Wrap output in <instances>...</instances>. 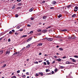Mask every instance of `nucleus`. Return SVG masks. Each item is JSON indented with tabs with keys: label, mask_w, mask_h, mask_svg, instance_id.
<instances>
[{
	"label": "nucleus",
	"mask_w": 78,
	"mask_h": 78,
	"mask_svg": "<svg viewBox=\"0 0 78 78\" xmlns=\"http://www.w3.org/2000/svg\"><path fill=\"white\" fill-rule=\"evenodd\" d=\"M42 32H43V33H47V30L45 29L44 30H43L42 31Z\"/></svg>",
	"instance_id": "1"
},
{
	"label": "nucleus",
	"mask_w": 78,
	"mask_h": 78,
	"mask_svg": "<svg viewBox=\"0 0 78 78\" xmlns=\"http://www.w3.org/2000/svg\"><path fill=\"white\" fill-rule=\"evenodd\" d=\"M33 9H34V8L32 7L29 10V11H30V12H31V11L33 10Z\"/></svg>",
	"instance_id": "2"
},
{
	"label": "nucleus",
	"mask_w": 78,
	"mask_h": 78,
	"mask_svg": "<svg viewBox=\"0 0 78 78\" xmlns=\"http://www.w3.org/2000/svg\"><path fill=\"white\" fill-rule=\"evenodd\" d=\"M22 4H23L22 2H21L20 3H19L18 4H17V5L18 6H22Z\"/></svg>",
	"instance_id": "3"
},
{
	"label": "nucleus",
	"mask_w": 78,
	"mask_h": 78,
	"mask_svg": "<svg viewBox=\"0 0 78 78\" xmlns=\"http://www.w3.org/2000/svg\"><path fill=\"white\" fill-rule=\"evenodd\" d=\"M48 40L49 41H53V39L51 38H48Z\"/></svg>",
	"instance_id": "4"
},
{
	"label": "nucleus",
	"mask_w": 78,
	"mask_h": 78,
	"mask_svg": "<svg viewBox=\"0 0 78 78\" xmlns=\"http://www.w3.org/2000/svg\"><path fill=\"white\" fill-rule=\"evenodd\" d=\"M61 60H62V59L60 58H59L58 59L56 60V61H58L59 62H60V61H61Z\"/></svg>",
	"instance_id": "5"
},
{
	"label": "nucleus",
	"mask_w": 78,
	"mask_h": 78,
	"mask_svg": "<svg viewBox=\"0 0 78 78\" xmlns=\"http://www.w3.org/2000/svg\"><path fill=\"white\" fill-rule=\"evenodd\" d=\"M66 64H71V62H70L67 61L66 62Z\"/></svg>",
	"instance_id": "6"
},
{
	"label": "nucleus",
	"mask_w": 78,
	"mask_h": 78,
	"mask_svg": "<svg viewBox=\"0 0 78 78\" xmlns=\"http://www.w3.org/2000/svg\"><path fill=\"white\" fill-rule=\"evenodd\" d=\"M52 4H53V5H56V2L55 1H53L52 2Z\"/></svg>",
	"instance_id": "7"
},
{
	"label": "nucleus",
	"mask_w": 78,
	"mask_h": 78,
	"mask_svg": "<svg viewBox=\"0 0 78 78\" xmlns=\"http://www.w3.org/2000/svg\"><path fill=\"white\" fill-rule=\"evenodd\" d=\"M72 38L73 39H76V36H72Z\"/></svg>",
	"instance_id": "8"
},
{
	"label": "nucleus",
	"mask_w": 78,
	"mask_h": 78,
	"mask_svg": "<svg viewBox=\"0 0 78 78\" xmlns=\"http://www.w3.org/2000/svg\"><path fill=\"white\" fill-rule=\"evenodd\" d=\"M46 62H47V64L48 65H49V64H50V62H49V61L47 60L46 61Z\"/></svg>",
	"instance_id": "9"
},
{
	"label": "nucleus",
	"mask_w": 78,
	"mask_h": 78,
	"mask_svg": "<svg viewBox=\"0 0 78 78\" xmlns=\"http://www.w3.org/2000/svg\"><path fill=\"white\" fill-rule=\"evenodd\" d=\"M21 9V7H18L17 8H16V9L17 10H19V9Z\"/></svg>",
	"instance_id": "10"
},
{
	"label": "nucleus",
	"mask_w": 78,
	"mask_h": 78,
	"mask_svg": "<svg viewBox=\"0 0 78 78\" xmlns=\"http://www.w3.org/2000/svg\"><path fill=\"white\" fill-rule=\"evenodd\" d=\"M72 62H76V60H75L74 59H73L72 60Z\"/></svg>",
	"instance_id": "11"
},
{
	"label": "nucleus",
	"mask_w": 78,
	"mask_h": 78,
	"mask_svg": "<svg viewBox=\"0 0 78 78\" xmlns=\"http://www.w3.org/2000/svg\"><path fill=\"white\" fill-rule=\"evenodd\" d=\"M9 53H10V51H7L6 52V54H8V55H9Z\"/></svg>",
	"instance_id": "12"
},
{
	"label": "nucleus",
	"mask_w": 78,
	"mask_h": 78,
	"mask_svg": "<svg viewBox=\"0 0 78 78\" xmlns=\"http://www.w3.org/2000/svg\"><path fill=\"white\" fill-rule=\"evenodd\" d=\"M32 39V38H30L28 40H27V41L29 42L30 41H31V39Z\"/></svg>",
	"instance_id": "13"
},
{
	"label": "nucleus",
	"mask_w": 78,
	"mask_h": 78,
	"mask_svg": "<svg viewBox=\"0 0 78 78\" xmlns=\"http://www.w3.org/2000/svg\"><path fill=\"white\" fill-rule=\"evenodd\" d=\"M3 51V50H1L0 51V54H2Z\"/></svg>",
	"instance_id": "14"
},
{
	"label": "nucleus",
	"mask_w": 78,
	"mask_h": 78,
	"mask_svg": "<svg viewBox=\"0 0 78 78\" xmlns=\"http://www.w3.org/2000/svg\"><path fill=\"white\" fill-rule=\"evenodd\" d=\"M62 17V15L61 14H60L58 16V18H60V17Z\"/></svg>",
	"instance_id": "15"
},
{
	"label": "nucleus",
	"mask_w": 78,
	"mask_h": 78,
	"mask_svg": "<svg viewBox=\"0 0 78 78\" xmlns=\"http://www.w3.org/2000/svg\"><path fill=\"white\" fill-rule=\"evenodd\" d=\"M50 70L49 69H46V72H50Z\"/></svg>",
	"instance_id": "16"
},
{
	"label": "nucleus",
	"mask_w": 78,
	"mask_h": 78,
	"mask_svg": "<svg viewBox=\"0 0 78 78\" xmlns=\"http://www.w3.org/2000/svg\"><path fill=\"white\" fill-rule=\"evenodd\" d=\"M41 31L42 30L41 29H39L37 30V31L38 32H41Z\"/></svg>",
	"instance_id": "17"
},
{
	"label": "nucleus",
	"mask_w": 78,
	"mask_h": 78,
	"mask_svg": "<svg viewBox=\"0 0 78 78\" xmlns=\"http://www.w3.org/2000/svg\"><path fill=\"white\" fill-rule=\"evenodd\" d=\"M40 75H41V76H42L44 75H43V73H39Z\"/></svg>",
	"instance_id": "18"
},
{
	"label": "nucleus",
	"mask_w": 78,
	"mask_h": 78,
	"mask_svg": "<svg viewBox=\"0 0 78 78\" xmlns=\"http://www.w3.org/2000/svg\"><path fill=\"white\" fill-rule=\"evenodd\" d=\"M27 37V35H24L22 36V37Z\"/></svg>",
	"instance_id": "19"
},
{
	"label": "nucleus",
	"mask_w": 78,
	"mask_h": 78,
	"mask_svg": "<svg viewBox=\"0 0 78 78\" xmlns=\"http://www.w3.org/2000/svg\"><path fill=\"white\" fill-rule=\"evenodd\" d=\"M76 16V14H74L72 16V17H74Z\"/></svg>",
	"instance_id": "20"
},
{
	"label": "nucleus",
	"mask_w": 78,
	"mask_h": 78,
	"mask_svg": "<svg viewBox=\"0 0 78 78\" xmlns=\"http://www.w3.org/2000/svg\"><path fill=\"white\" fill-rule=\"evenodd\" d=\"M67 31V29H64L62 30V31Z\"/></svg>",
	"instance_id": "21"
},
{
	"label": "nucleus",
	"mask_w": 78,
	"mask_h": 78,
	"mask_svg": "<svg viewBox=\"0 0 78 78\" xmlns=\"http://www.w3.org/2000/svg\"><path fill=\"white\" fill-rule=\"evenodd\" d=\"M30 47V44H28L27 46V48H29Z\"/></svg>",
	"instance_id": "22"
},
{
	"label": "nucleus",
	"mask_w": 78,
	"mask_h": 78,
	"mask_svg": "<svg viewBox=\"0 0 78 78\" xmlns=\"http://www.w3.org/2000/svg\"><path fill=\"white\" fill-rule=\"evenodd\" d=\"M59 50H62H62H63V49H62V48H59Z\"/></svg>",
	"instance_id": "23"
},
{
	"label": "nucleus",
	"mask_w": 78,
	"mask_h": 78,
	"mask_svg": "<svg viewBox=\"0 0 78 78\" xmlns=\"http://www.w3.org/2000/svg\"><path fill=\"white\" fill-rule=\"evenodd\" d=\"M19 52H16L15 53H14L13 55H16V54H19Z\"/></svg>",
	"instance_id": "24"
},
{
	"label": "nucleus",
	"mask_w": 78,
	"mask_h": 78,
	"mask_svg": "<svg viewBox=\"0 0 78 78\" xmlns=\"http://www.w3.org/2000/svg\"><path fill=\"white\" fill-rule=\"evenodd\" d=\"M43 19H47V16H43Z\"/></svg>",
	"instance_id": "25"
},
{
	"label": "nucleus",
	"mask_w": 78,
	"mask_h": 78,
	"mask_svg": "<svg viewBox=\"0 0 78 78\" xmlns=\"http://www.w3.org/2000/svg\"><path fill=\"white\" fill-rule=\"evenodd\" d=\"M74 58H78V56L77 55H75L74 56Z\"/></svg>",
	"instance_id": "26"
},
{
	"label": "nucleus",
	"mask_w": 78,
	"mask_h": 78,
	"mask_svg": "<svg viewBox=\"0 0 78 78\" xmlns=\"http://www.w3.org/2000/svg\"><path fill=\"white\" fill-rule=\"evenodd\" d=\"M6 66V65L5 64L3 66H2V68H3V67H5Z\"/></svg>",
	"instance_id": "27"
},
{
	"label": "nucleus",
	"mask_w": 78,
	"mask_h": 78,
	"mask_svg": "<svg viewBox=\"0 0 78 78\" xmlns=\"http://www.w3.org/2000/svg\"><path fill=\"white\" fill-rule=\"evenodd\" d=\"M30 19L31 20H34V17H31L30 18Z\"/></svg>",
	"instance_id": "28"
},
{
	"label": "nucleus",
	"mask_w": 78,
	"mask_h": 78,
	"mask_svg": "<svg viewBox=\"0 0 78 78\" xmlns=\"http://www.w3.org/2000/svg\"><path fill=\"white\" fill-rule=\"evenodd\" d=\"M75 9H77V10L78 9V7L76 6L75 7Z\"/></svg>",
	"instance_id": "29"
},
{
	"label": "nucleus",
	"mask_w": 78,
	"mask_h": 78,
	"mask_svg": "<svg viewBox=\"0 0 78 78\" xmlns=\"http://www.w3.org/2000/svg\"><path fill=\"white\" fill-rule=\"evenodd\" d=\"M15 35H16V36H17V35H18V33H17V32H16L15 33Z\"/></svg>",
	"instance_id": "30"
},
{
	"label": "nucleus",
	"mask_w": 78,
	"mask_h": 78,
	"mask_svg": "<svg viewBox=\"0 0 78 78\" xmlns=\"http://www.w3.org/2000/svg\"><path fill=\"white\" fill-rule=\"evenodd\" d=\"M23 30V29H20L19 30V31H22Z\"/></svg>",
	"instance_id": "31"
},
{
	"label": "nucleus",
	"mask_w": 78,
	"mask_h": 78,
	"mask_svg": "<svg viewBox=\"0 0 78 78\" xmlns=\"http://www.w3.org/2000/svg\"><path fill=\"white\" fill-rule=\"evenodd\" d=\"M66 56H64L62 57L63 59H65V58H66Z\"/></svg>",
	"instance_id": "32"
},
{
	"label": "nucleus",
	"mask_w": 78,
	"mask_h": 78,
	"mask_svg": "<svg viewBox=\"0 0 78 78\" xmlns=\"http://www.w3.org/2000/svg\"><path fill=\"white\" fill-rule=\"evenodd\" d=\"M18 14H16V15H15V17H18Z\"/></svg>",
	"instance_id": "33"
},
{
	"label": "nucleus",
	"mask_w": 78,
	"mask_h": 78,
	"mask_svg": "<svg viewBox=\"0 0 78 78\" xmlns=\"http://www.w3.org/2000/svg\"><path fill=\"white\" fill-rule=\"evenodd\" d=\"M16 28L17 29H19V28H20V26H17Z\"/></svg>",
	"instance_id": "34"
},
{
	"label": "nucleus",
	"mask_w": 78,
	"mask_h": 78,
	"mask_svg": "<svg viewBox=\"0 0 78 78\" xmlns=\"http://www.w3.org/2000/svg\"><path fill=\"white\" fill-rule=\"evenodd\" d=\"M39 76V74H38L37 73H36V75H35V76Z\"/></svg>",
	"instance_id": "35"
},
{
	"label": "nucleus",
	"mask_w": 78,
	"mask_h": 78,
	"mask_svg": "<svg viewBox=\"0 0 78 78\" xmlns=\"http://www.w3.org/2000/svg\"><path fill=\"white\" fill-rule=\"evenodd\" d=\"M55 61H54L52 63V64H55Z\"/></svg>",
	"instance_id": "36"
},
{
	"label": "nucleus",
	"mask_w": 78,
	"mask_h": 78,
	"mask_svg": "<svg viewBox=\"0 0 78 78\" xmlns=\"http://www.w3.org/2000/svg\"><path fill=\"white\" fill-rule=\"evenodd\" d=\"M57 70H58V69H55V72H57Z\"/></svg>",
	"instance_id": "37"
},
{
	"label": "nucleus",
	"mask_w": 78,
	"mask_h": 78,
	"mask_svg": "<svg viewBox=\"0 0 78 78\" xmlns=\"http://www.w3.org/2000/svg\"><path fill=\"white\" fill-rule=\"evenodd\" d=\"M44 65H47V63H46V62H44Z\"/></svg>",
	"instance_id": "38"
},
{
	"label": "nucleus",
	"mask_w": 78,
	"mask_h": 78,
	"mask_svg": "<svg viewBox=\"0 0 78 78\" xmlns=\"http://www.w3.org/2000/svg\"><path fill=\"white\" fill-rule=\"evenodd\" d=\"M33 33V31H31L30 32V34H32Z\"/></svg>",
	"instance_id": "39"
},
{
	"label": "nucleus",
	"mask_w": 78,
	"mask_h": 78,
	"mask_svg": "<svg viewBox=\"0 0 78 78\" xmlns=\"http://www.w3.org/2000/svg\"><path fill=\"white\" fill-rule=\"evenodd\" d=\"M10 41H11V39H10V38H9L8 40V42H10Z\"/></svg>",
	"instance_id": "40"
},
{
	"label": "nucleus",
	"mask_w": 78,
	"mask_h": 78,
	"mask_svg": "<svg viewBox=\"0 0 78 78\" xmlns=\"http://www.w3.org/2000/svg\"><path fill=\"white\" fill-rule=\"evenodd\" d=\"M2 39H3V37H2L0 38V41H2Z\"/></svg>",
	"instance_id": "41"
},
{
	"label": "nucleus",
	"mask_w": 78,
	"mask_h": 78,
	"mask_svg": "<svg viewBox=\"0 0 78 78\" xmlns=\"http://www.w3.org/2000/svg\"><path fill=\"white\" fill-rule=\"evenodd\" d=\"M34 64H38V62H34Z\"/></svg>",
	"instance_id": "42"
},
{
	"label": "nucleus",
	"mask_w": 78,
	"mask_h": 78,
	"mask_svg": "<svg viewBox=\"0 0 78 78\" xmlns=\"http://www.w3.org/2000/svg\"><path fill=\"white\" fill-rule=\"evenodd\" d=\"M22 55V53H20L18 55V56H21Z\"/></svg>",
	"instance_id": "43"
},
{
	"label": "nucleus",
	"mask_w": 78,
	"mask_h": 78,
	"mask_svg": "<svg viewBox=\"0 0 78 78\" xmlns=\"http://www.w3.org/2000/svg\"><path fill=\"white\" fill-rule=\"evenodd\" d=\"M20 71V70H19L18 71H17V73H19Z\"/></svg>",
	"instance_id": "44"
},
{
	"label": "nucleus",
	"mask_w": 78,
	"mask_h": 78,
	"mask_svg": "<svg viewBox=\"0 0 78 78\" xmlns=\"http://www.w3.org/2000/svg\"><path fill=\"white\" fill-rule=\"evenodd\" d=\"M16 78V76H13L12 77V78Z\"/></svg>",
	"instance_id": "45"
},
{
	"label": "nucleus",
	"mask_w": 78,
	"mask_h": 78,
	"mask_svg": "<svg viewBox=\"0 0 78 78\" xmlns=\"http://www.w3.org/2000/svg\"><path fill=\"white\" fill-rule=\"evenodd\" d=\"M39 44H40V46H41V45H42V43H40Z\"/></svg>",
	"instance_id": "46"
},
{
	"label": "nucleus",
	"mask_w": 78,
	"mask_h": 78,
	"mask_svg": "<svg viewBox=\"0 0 78 78\" xmlns=\"http://www.w3.org/2000/svg\"><path fill=\"white\" fill-rule=\"evenodd\" d=\"M12 9H14V8H15V7H14V6H13V7H12Z\"/></svg>",
	"instance_id": "47"
},
{
	"label": "nucleus",
	"mask_w": 78,
	"mask_h": 78,
	"mask_svg": "<svg viewBox=\"0 0 78 78\" xmlns=\"http://www.w3.org/2000/svg\"><path fill=\"white\" fill-rule=\"evenodd\" d=\"M26 74H27V75H29V73H28V72L27 73H26Z\"/></svg>",
	"instance_id": "48"
},
{
	"label": "nucleus",
	"mask_w": 78,
	"mask_h": 78,
	"mask_svg": "<svg viewBox=\"0 0 78 78\" xmlns=\"http://www.w3.org/2000/svg\"><path fill=\"white\" fill-rule=\"evenodd\" d=\"M60 68L61 69H62V68H64V67H63L62 66H60Z\"/></svg>",
	"instance_id": "49"
},
{
	"label": "nucleus",
	"mask_w": 78,
	"mask_h": 78,
	"mask_svg": "<svg viewBox=\"0 0 78 78\" xmlns=\"http://www.w3.org/2000/svg\"><path fill=\"white\" fill-rule=\"evenodd\" d=\"M27 27H31V26L30 24H28L27 25Z\"/></svg>",
	"instance_id": "50"
},
{
	"label": "nucleus",
	"mask_w": 78,
	"mask_h": 78,
	"mask_svg": "<svg viewBox=\"0 0 78 78\" xmlns=\"http://www.w3.org/2000/svg\"><path fill=\"white\" fill-rule=\"evenodd\" d=\"M78 10H75V9H74V11H75V12H76V11H77Z\"/></svg>",
	"instance_id": "51"
},
{
	"label": "nucleus",
	"mask_w": 78,
	"mask_h": 78,
	"mask_svg": "<svg viewBox=\"0 0 78 78\" xmlns=\"http://www.w3.org/2000/svg\"><path fill=\"white\" fill-rule=\"evenodd\" d=\"M51 73H52V74H53V73H54V71H52L51 72Z\"/></svg>",
	"instance_id": "52"
},
{
	"label": "nucleus",
	"mask_w": 78,
	"mask_h": 78,
	"mask_svg": "<svg viewBox=\"0 0 78 78\" xmlns=\"http://www.w3.org/2000/svg\"><path fill=\"white\" fill-rule=\"evenodd\" d=\"M17 1H18V2H20L21 1V0H17Z\"/></svg>",
	"instance_id": "53"
},
{
	"label": "nucleus",
	"mask_w": 78,
	"mask_h": 78,
	"mask_svg": "<svg viewBox=\"0 0 78 78\" xmlns=\"http://www.w3.org/2000/svg\"><path fill=\"white\" fill-rule=\"evenodd\" d=\"M11 33H12V31H10L9 32V34H11Z\"/></svg>",
	"instance_id": "54"
},
{
	"label": "nucleus",
	"mask_w": 78,
	"mask_h": 78,
	"mask_svg": "<svg viewBox=\"0 0 78 78\" xmlns=\"http://www.w3.org/2000/svg\"><path fill=\"white\" fill-rule=\"evenodd\" d=\"M50 9H54V7H50Z\"/></svg>",
	"instance_id": "55"
},
{
	"label": "nucleus",
	"mask_w": 78,
	"mask_h": 78,
	"mask_svg": "<svg viewBox=\"0 0 78 78\" xmlns=\"http://www.w3.org/2000/svg\"><path fill=\"white\" fill-rule=\"evenodd\" d=\"M44 39H47L48 40V38L46 37L44 38Z\"/></svg>",
	"instance_id": "56"
},
{
	"label": "nucleus",
	"mask_w": 78,
	"mask_h": 78,
	"mask_svg": "<svg viewBox=\"0 0 78 78\" xmlns=\"http://www.w3.org/2000/svg\"><path fill=\"white\" fill-rule=\"evenodd\" d=\"M26 76H25V75H24L23 76V78H25V77Z\"/></svg>",
	"instance_id": "57"
},
{
	"label": "nucleus",
	"mask_w": 78,
	"mask_h": 78,
	"mask_svg": "<svg viewBox=\"0 0 78 78\" xmlns=\"http://www.w3.org/2000/svg\"><path fill=\"white\" fill-rule=\"evenodd\" d=\"M42 62V61H39V62L40 63V62Z\"/></svg>",
	"instance_id": "58"
},
{
	"label": "nucleus",
	"mask_w": 78,
	"mask_h": 78,
	"mask_svg": "<svg viewBox=\"0 0 78 78\" xmlns=\"http://www.w3.org/2000/svg\"><path fill=\"white\" fill-rule=\"evenodd\" d=\"M12 32H14L15 31V30H12Z\"/></svg>",
	"instance_id": "59"
},
{
	"label": "nucleus",
	"mask_w": 78,
	"mask_h": 78,
	"mask_svg": "<svg viewBox=\"0 0 78 78\" xmlns=\"http://www.w3.org/2000/svg\"><path fill=\"white\" fill-rule=\"evenodd\" d=\"M54 58H57V56H54Z\"/></svg>",
	"instance_id": "60"
},
{
	"label": "nucleus",
	"mask_w": 78,
	"mask_h": 78,
	"mask_svg": "<svg viewBox=\"0 0 78 78\" xmlns=\"http://www.w3.org/2000/svg\"><path fill=\"white\" fill-rule=\"evenodd\" d=\"M23 72H25V69H23Z\"/></svg>",
	"instance_id": "61"
},
{
	"label": "nucleus",
	"mask_w": 78,
	"mask_h": 78,
	"mask_svg": "<svg viewBox=\"0 0 78 78\" xmlns=\"http://www.w3.org/2000/svg\"><path fill=\"white\" fill-rule=\"evenodd\" d=\"M69 39H72V37H69Z\"/></svg>",
	"instance_id": "62"
},
{
	"label": "nucleus",
	"mask_w": 78,
	"mask_h": 78,
	"mask_svg": "<svg viewBox=\"0 0 78 78\" xmlns=\"http://www.w3.org/2000/svg\"><path fill=\"white\" fill-rule=\"evenodd\" d=\"M24 48H22V49H21V51H22V50H24Z\"/></svg>",
	"instance_id": "63"
},
{
	"label": "nucleus",
	"mask_w": 78,
	"mask_h": 78,
	"mask_svg": "<svg viewBox=\"0 0 78 78\" xmlns=\"http://www.w3.org/2000/svg\"><path fill=\"white\" fill-rule=\"evenodd\" d=\"M59 45H57V46H56V48H58L59 47Z\"/></svg>",
	"instance_id": "64"
}]
</instances>
